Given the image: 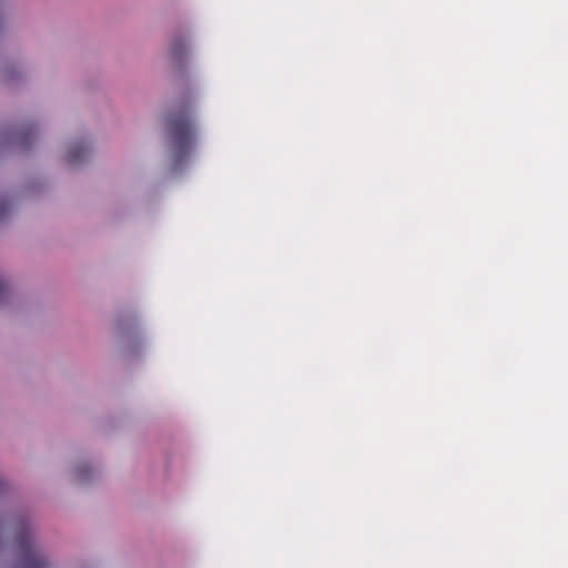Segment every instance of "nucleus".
<instances>
[{
	"label": "nucleus",
	"instance_id": "nucleus-1",
	"mask_svg": "<svg viewBox=\"0 0 568 568\" xmlns=\"http://www.w3.org/2000/svg\"><path fill=\"white\" fill-rule=\"evenodd\" d=\"M168 138L173 159L179 165L194 149L195 131L191 119L190 104H182L166 116Z\"/></svg>",
	"mask_w": 568,
	"mask_h": 568
},
{
	"label": "nucleus",
	"instance_id": "nucleus-3",
	"mask_svg": "<svg viewBox=\"0 0 568 568\" xmlns=\"http://www.w3.org/2000/svg\"><path fill=\"white\" fill-rule=\"evenodd\" d=\"M88 154V146L82 142H77L68 149V161L70 164H78L82 162Z\"/></svg>",
	"mask_w": 568,
	"mask_h": 568
},
{
	"label": "nucleus",
	"instance_id": "nucleus-4",
	"mask_svg": "<svg viewBox=\"0 0 568 568\" xmlns=\"http://www.w3.org/2000/svg\"><path fill=\"white\" fill-rule=\"evenodd\" d=\"M186 52V45L182 40L175 41L171 47V55L174 59L182 58Z\"/></svg>",
	"mask_w": 568,
	"mask_h": 568
},
{
	"label": "nucleus",
	"instance_id": "nucleus-7",
	"mask_svg": "<svg viewBox=\"0 0 568 568\" xmlns=\"http://www.w3.org/2000/svg\"><path fill=\"white\" fill-rule=\"evenodd\" d=\"M19 143L22 145L27 144V133H23L19 136Z\"/></svg>",
	"mask_w": 568,
	"mask_h": 568
},
{
	"label": "nucleus",
	"instance_id": "nucleus-6",
	"mask_svg": "<svg viewBox=\"0 0 568 568\" xmlns=\"http://www.w3.org/2000/svg\"><path fill=\"white\" fill-rule=\"evenodd\" d=\"M77 476H78V478H79V479H84V477H85V470H84V468H83V467H79V468L77 469Z\"/></svg>",
	"mask_w": 568,
	"mask_h": 568
},
{
	"label": "nucleus",
	"instance_id": "nucleus-5",
	"mask_svg": "<svg viewBox=\"0 0 568 568\" xmlns=\"http://www.w3.org/2000/svg\"><path fill=\"white\" fill-rule=\"evenodd\" d=\"M8 292V287L6 283L0 278V301H2Z\"/></svg>",
	"mask_w": 568,
	"mask_h": 568
},
{
	"label": "nucleus",
	"instance_id": "nucleus-8",
	"mask_svg": "<svg viewBox=\"0 0 568 568\" xmlns=\"http://www.w3.org/2000/svg\"><path fill=\"white\" fill-rule=\"evenodd\" d=\"M3 483L0 480V490L2 489Z\"/></svg>",
	"mask_w": 568,
	"mask_h": 568
},
{
	"label": "nucleus",
	"instance_id": "nucleus-2",
	"mask_svg": "<svg viewBox=\"0 0 568 568\" xmlns=\"http://www.w3.org/2000/svg\"><path fill=\"white\" fill-rule=\"evenodd\" d=\"M16 542L19 568H48V562L34 547L30 531L24 525L17 532Z\"/></svg>",
	"mask_w": 568,
	"mask_h": 568
}]
</instances>
